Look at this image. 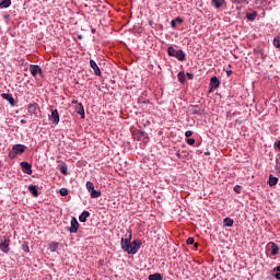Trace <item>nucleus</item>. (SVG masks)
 I'll list each match as a JSON object with an SVG mask.
<instances>
[{
  "instance_id": "f257e3e1",
  "label": "nucleus",
  "mask_w": 280,
  "mask_h": 280,
  "mask_svg": "<svg viewBox=\"0 0 280 280\" xmlns=\"http://www.w3.org/2000/svg\"><path fill=\"white\" fill-rule=\"evenodd\" d=\"M167 55L171 56L172 58H177L179 62H185L187 58V54L183 50H176L174 46H170L167 48Z\"/></svg>"
},
{
  "instance_id": "f03ea898",
  "label": "nucleus",
  "mask_w": 280,
  "mask_h": 280,
  "mask_svg": "<svg viewBox=\"0 0 280 280\" xmlns=\"http://www.w3.org/2000/svg\"><path fill=\"white\" fill-rule=\"evenodd\" d=\"M27 150V147L24 144H14L12 150L9 152V159H16L18 154H23Z\"/></svg>"
},
{
  "instance_id": "7ed1b4c3",
  "label": "nucleus",
  "mask_w": 280,
  "mask_h": 280,
  "mask_svg": "<svg viewBox=\"0 0 280 280\" xmlns=\"http://www.w3.org/2000/svg\"><path fill=\"white\" fill-rule=\"evenodd\" d=\"M130 242H132V231H128V234L121 238V248L125 253H128L130 248Z\"/></svg>"
},
{
  "instance_id": "20e7f679",
  "label": "nucleus",
  "mask_w": 280,
  "mask_h": 280,
  "mask_svg": "<svg viewBox=\"0 0 280 280\" xmlns=\"http://www.w3.org/2000/svg\"><path fill=\"white\" fill-rule=\"evenodd\" d=\"M139 248H141V240H135L133 242H130L128 255H137L139 253Z\"/></svg>"
},
{
  "instance_id": "39448f33",
  "label": "nucleus",
  "mask_w": 280,
  "mask_h": 280,
  "mask_svg": "<svg viewBox=\"0 0 280 280\" xmlns=\"http://www.w3.org/2000/svg\"><path fill=\"white\" fill-rule=\"evenodd\" d=\"M30 73L33 75V78H36V75H40V78H43V68H40L38 65H31Z\"/></svg>"
},
{
  "instance_id": "423d86ee",
  "label": "nucleus",
  "mask_w": 280,
  "mask_h": 280,
  "mask_svg": "<svg viewBox=\"0 0 280 280\" xmlns=\"http://www.w3.org/2000/svg\"><path fill=\"white\" fill-rule=\"evenodd\" d=\"M49 120L54 126H58V124H60V114L58 113V109H51Z\"/></svg>"
},
{
  "instance_id": "0eeeda50",
  "label": "nucleus",
  "mask_w": 280,
  "mask_h": 280,
  "mask_svg": "<svg viewBox=\"0 0 280 280\" xmlns=\"http://www.w3.org/2000/svg\"><path fill=\"white\" fill-rule=\"evenodd\" d=\"M0 250L5 254L10 253V238L4 236L3 240H1Z\"/></svg>"
},
{
  "instance_id": "6e6552de",
  "label": "nucleus",
  "mask_w": 280,
  "mask_h": 280,
  "mask_svg": "<svg viewBox=\"0 0 280 280\" xmlns=\"http://www.w3.org/2000/svg\"><path fill=\"white\" fill-rule=\"evenodd\" d=\"M72 104H77L74 106L75 113L81 116V119H84V106L82 103H78V101H72Z\"/></svg>"
},
{
  "instance_id": "1a4fd4ad",
  "label": "nucleus",
  "mask_w": 280,
  "mask_h": 280,
  "mask_svg": "<svg viewBox=\"0 0 280 280\" xmlns=\"http://www.w3.org/2000/svg\"><path fill=\"white\" fill-rule=\"evenodd\" d=\"M70 224V233H78V229H80V223H78V219L72 218Z\"/></svg>"
},
{
  "instance_id": "9d476101",
  "label": "nucleus",
  "mask_w": 280,
  "mask_h": 280,
  "mask_svg": "<svg viewBox=\"0 0 280 280\" xmlns=\"http://www.w3.org/2000/svg\"><path fill=\"white\" fill-rule=\"evenodd\" d=\"M219 88H220V79H218V77H212L210 79V91H213Z\"/></svg>"
},
{
  "instance_id": "9b49d317",
  "label": "nucleus",
  "mask_w": 280,
  "mask_h": 280,
  "mask_svg": "<svg viewBox=\"0 0 280 280\" xmlns=\"http://www.w3.org/2000/svg\"><path fill=\"white\" fill-rule=\"evenodd\" d=\"M21 167H22V172H24V174H27L28 176H32V165H30V163L22 162Z\"/></svg>"
},
{
  "instance_id": "f8f14e48",
  "label": "nucleus",
  "mask_w": 280,
  "mask_h": 280,
  "mask_svg": "<svg viewBox=\"0 0 280 280\" xmlns=\"http://www.w3.org/2000/svg\"><path fill=\"white\" fill-rule=\"evenodd\" d=\"M90 67L91 69H93L96 75H102V70H100V67L97 66V62H95V60L93 59L90 60Z\"/></svg>"
},
{
  "instance_id": "ddd939ff",
  "label": "nucleus",
  "mask_w": 280,
  "mask_h": 280,
  "mask_svg": "<svg viewBox=\"0 0 280 280\" xmlns=\"http://www.w3.org/2000/svg\"><path fill=\"white\" fill-rule=\"evenodd\" d=\"M1 97L2 100H5L7 102H9L10 106H15L14 96H12V94L2 93Z\"/></svg>"
},
{
  "instance_id": "4468645a",
  "label": "nucleus",
  "mask_w": 280,
  "mask_h": 280,
  "mask_svg": "<svg viewBox=\"0 0 280 280\" xmlns=\"http://www.w3.org/2000/svg\"><path fill=\"white\" fill-rule=\"evenodd\" d=\"M27 110L30 113V115H36V110H38V104L37 103H30L27 105Z\"/></svg>"
},
{
  "instance_id": "2eb2a0df",
  "label": "nucleus",
  "mask_w": 280,
  "mask_h": 280,
  "mask_svg": "<svg viewBox=\"0 0 280 280\" xmlns=\"http://www.w3.org/2000/svg\"><path fill=\"white\" fill-rule=\"evenodd\" d=\"M28 191L32 194V196H34V198H38L39 194H38V187L31 185L28 186Z\"/></svg>"
},
{
  "instance_id": "dca6fc26",
  "label": "nucleus",
  "mask_w": 280,
  "mask_h": 280,
  "mask_svg": "<svg viewBox=\"0 0 280 280\" xmlns=\"http://www.w3.org/2000/svg\"><path fill=\"white\" fill-rule=\"evenodd\" d=\"M190 112L192 113V115H202V110L198 105L190 106Z\"/></svg>"
},
{
  "instance_id": "f3484780",
  "label": "nucleus",
  "mask_w": 280,
  "mask_h": 280,
  "mask_svg": "<svg viewBox=\"0 0 280 280\" xmlns=\"http://www.w3.org/2000/svg\"><path fill=\"white\" fill-rule=\"evenodd\" d=\"M12 5V0H0V9L10 8Z\"/></svg>"
},
{
  "instance_id": "a211bd4d",
  "label": "nucleus",
  "mask_w": 280,
  "mask_h": 280,
  "mask_svg": "<svg viewBox=\"0 0 280 280\" xmlns=\"http://www.w3.org/2000/svg\"><path fill=\"white\" fill-rule=\"evenodd\" d=\"M279 183V178L275 177L273 175H269L268 185L269 187H275Z\"/></svg>"
},
{
  "instance_id": "6ab92c4d",
  "label": "nucleus",
  "mask_w": 280,
  "mask_h": 280,
  "mask_svg": "<svg viewBox=\"0 0 280 280\" xmlns=\"http://www.w3.org/2000/svg\"><path fill=\"white\" fill-rule=\"evenodd\" d=\"M91 215V212H89V211H83L81 214H80V217H79V220L81 221V222H86V218H89Z\"/></svg>"
},
{
  "instance_id": "aec40b11",
  "label": "nucleus",
  "mask_w": 280,
  "mask_h": 280,
  "mask_svg": "<svg viewBox=\"0 0 280 280\" xmlns=\"http://www.w3.org/2000/svg\"><path fill=\"white\" fill-rule=\"evenodd\" d=\"M271 255H279V245H277L276 243H271Z\"/></svg>"
},
{
  "instance_id": "412c9836",
  "label": "nucleus",
  "mask_w": 280,
  "mask_h": 280,
  "mask_svg": "<svg viewBox=\"0 0 280 280\" xmlns=\"http://www.w3.org/2000/svg\"><path fill=\"white\" fill-rule=\"evenodd\" d=\"M223 3H225L224 0H212V5H214L217 10L220 9L223 5Z\"/></svg>"
},
{
  "instance_id": "4be33fe9",
  "label": "nucleus",
  "mask_w": 280,
  "mask_h": 280,
  "mask_svg": "<svg viewBox=\"0 0 280 280\" xmlns=\"http://www.w3.org/2000/svg\"><path fill=\"white\" fill-rule=\"evenodd\" d=\"M246 19H247L248 21H255V19H257V11H254V12H252V13H247V14H246Z\"/></svg>"
},
{
  "instance_id": "5701e85b",
  "label": "nucleus",
  "mask_w": 280,
  "mask_h": 280,
  "mask_svg": "<svg viewBox=\"0 0 280 280\" xmlns=\"http://www.w3.org/2000/svg\"><path fill=\"white\" fill-rule=\"evenodd\" d=\"M90 196L91 198H100V196H102V191L93 189L90 191Z\"/></svg>"
},
{
  "instance_id": "b1692460",
  "label": "nucleus",
  "mask_w": 280,
  "mask_h": 280,
  "mask_svg": "<svg viewBox=\"0 0 280 280\" xmlns=\"http://www.w3.org/2000/svg\"><path fill=\"white\" fill-rule=\"evenodd\" d=\"M233 224H234V221L231 218H225L223 220V226H233Z\"/></svg>"
},
{
  "instance_id": "393cba45",
  "label": "nucleus",
  "mask_w": 280,
  "mask_h": 280,
  "mask_svg": "<svg viewBox=\"0 0 280 280\" xmlns=\"http://www.w3.org/2000/svg\"><path fill=\"white\" fill-rule=\"evenodd\" d=\"M58 246H59V244L56 242L50 243V245H49L50 253H56L58 250Z\"/></svg>"
},
{
  "instance_id": "a878e982",
  "label": "nucleus",
  "mask_w": 280,
  "mask_h": 280,
  "mask_svg": "<svg viewBox=\"0 0 280 280\" xmlns=\"http://www.w3.org/2000/svg\"><path fill=\"white\" fill-rule=\"evenodd\" d=\"M149 280H163V276L161 273H153L149 276Z\"/></svg>"
},
{
  "instance_id": "bb28decb",
  "label": "nucleus",
  "mask_w": 280,
  "mask_h": 280,
  "mask_svg": "<svg viewBox=\"0 0 280 280\" xmlns=\"http://www.w3.org/2000/svg\"><path fill=\"white\" fill-rule=\"evenodd\" d=\"M85 187L90 192L93 191V189H95V186L93 185L92 182H86Z\"/></svg>"
},
{
  "instance_id": "cd10ccee",
  "label": "nucleus",
  "mask_w": 280,
  "mask_h": 280,
  "mask_svg": "<svg viewBox=\"0 0 280 280\" xmlns=\"http://www.w3.org/2000/svg\"><path fill=\"white\" fill-rule=\"evenodd\" d=\"M178 80H179V82L183 84V83H185V72H179L178 73Z\"/></svg>"
},
{
  "instance_id": "c85d7f7f",
  "label": "nucleus",
  "mask_w": 280,
  "mask_h": 280,
  "mask_svg": "<svg viewBox=\"0 0 280 280\" xmlns=\"http://www.w3.org/2000/svg\"><path fill=\"white\" fill-rule=\"evenodd\" d=\"M139 139H140V140L148 139V133H145V131H140V132H139Z\"/></svg>"
},
{
  "instance_id": "c756f323",
  "label": "nucleus",
  "mask_w": 280,
  "mask_h": 280,
  "mask_svg": "<svg viewBox=\"0 0 280 280\" xmlns=\"http://www.w3.org/2000/svg\"><path fill=\"white\" fill-rule=\"evenodd\" d=\"M59 194H60V196H69V190H67V188H61L59 190Z\"/></svg>"
},
{
  "instance_id": "7c9ffc66",
  "label": "nucleus",
  "mask_w": 280,
  "mask_h": 280,
  "mask_svg": "<svg viewBox=\"0 0 280 280\" xmlns=\"http://www.w3.org/2000/svg\"><path fill=\"white\" fill-rule=\"evenodd\" d=\"M186 143H188V145H194V143H196V139H194V138H188V139L186 140Z\"/></svg>"
},
{
  "instance_id": "2f4dec72",
  "label": "nucleus",
  "mask_w": 280,
  "mask_h": 280,
  "mask_svg": "<svg viewBox=\"0 0 280 280\" xmlns=\"http://www.w3.org/2000/svg\"><path fill=\"white\" fill-rule=\"evenodd\" d=\"M59 170L61 174H65V176H67V165H61Z\"/></svg>"
},
{
  "instance_id": "473e14b6",
  "label": "nucleus",
  "mask_w": 280,
  "mask_h": 280,
  "mask_svg": "<svg viewBox=\"0 0 280 280\" xmlns=\"http://www.w3.org/2000/svg\"><path fill=\"white\" fill-rule=\"evenodd\" d=\"M234 191L236 194H242V186H240V185L234 186Z\"/></svg>"
},
{
  "instance_id": "72a5a7b5",
  "label": "nucleus",
  "mask_w": 280,
  "mask_h": 280,
  "mask_svg": "<svg viewBox=\"0 0 280 280\" xmlns=\"http://www.w3.org/2000/svg\"><path fill=\"white\" fill-rule=\"evenodd\" d=\"M186 244H188V246H191V244H194V237L187 238Z\"/></svg>"
},
{
  "instance_id": "f704fd0d",
  "label": "nucleus",
  "mask_w": 280,
  "mask_h": 280,
  "mask_svg": "<svg viewBox=\"0 0 280 280\" xmlns=\"http://www.w3.org/2000/svg\"><path fill=\"white\" fill-rule=\"evenodd\" d=\"M191 135H194V132L191 130H188L185 132V137H187V139H189V137H191Z\"/></svg>"
},
{
  "instance_id": "c9c22d12",
  "label": "nucleus",
  "mask_w": 280,
  "mask_h": 280,
  "mask_svg": "<svg viewBox=\"0 0 280 280\" xmlns=\"http://www.w3.org/2000/svg\"><path fill=\"white\" fill-rule=\"evenodd\" d=\"M186 75H187L188 80H194V74L192 73L187 72Z\"/></svg>"
},
{
  "instance_id": "e433bc0d",
  "label": "nucleus",
  "mask_w": 280,
  "mask_h": 280,
  "mask_svg": "<svg viewBox=\"0 0 280 280\" xmlns=\"http://www.w3.org/2000/svg\"><path fill=\"white\" fill-rule=\"evenodd\" d=\"M23 250H24V253H30V246L24 245V246H23Z\"/></svg>"
},
{
  "instance_id": "4c0bfd02",
  "label": "nucleus",
  "mask_w": 280,
  "mask_h": 280,
  "mask_svg": "<svg viewBox=\"0 0 280 280\" xmlns=\"http://www.w3.org/2000/svg\"><path fill=\"white\" fill-rule=\"evenodd\" d=\"M232 1V3H244V1H246V0H231Z\"/></svg>"
},
{
  "instance_id": "58836bf2",
  "label": "nucleus",
  "mask_w": 280,
  "mask_h": 280,
  "mask_svg": "<svg viewBox=\"0 0 280 280\" xmlns=\"http://www.w3.org/2000/svg\"><path fill=\"white\" fill-rule=\"evenodd\" d=\"M174 21H175V23H183V19H180V18H176Z\"/></svg>"
},
{
  "instance_id": "ea45409f",
  "label": "nucleus",
  "mask_w": 280,
  "mask_h": 280,
  "mask_svg": "<svg viewBox=\"0 0 280 280\" xmlns=\"http://www.w3.org/2000/svg\"><path fill=\"white\" fill-rule=\"evenodd\" d=\"M171 26H172V27H176V21H175V20H172Z\"/></svg>"
},
{
  "instance_id": "a19ab883",
  "label": "nucleus",
  "mask_w": 280,
  "mask_h": 280,
  "mask_svg": "<svg viewBox=\"0 0 280 280\" xmlns=\"http://www.w3.org/2000/svg\"><path fill=\"white\" fill-rule=\"evenodd\" d=\"M275 278L278 279V280H280V272H277V273L275 275Z\"/></svg>"
},
{
  "instance_id": "79ce46f5",
  "label": "nucleus",
  "mask_w": 280,
  "mask_h": 280,
  "mask_svg": "<svg viewBox=\"0 0 280 280\" xmlns=\"http://www.w3.org/2000/svg\"><path fill=\"white\" fill-rule=\"evenodd\" d=\"M273 272H280V266L273 269Z\"/></svg>"
},
{
  "instance_id": "37998d69",
  "label": "nucleus",
  "mask_w": 280,
  "mask_h": 280,
  "mask_svg": "<svg viewBox=\"0 0 280 280\" xmlns=\"http://www.w3.org/2000/svg\"><path fill=\"white\" fill-rule=\"evenodd\" d=\"M20 121H21V124H27V120H25V119H21Z\"/></svg>"
},
{
  "instance_id": "c03bdc74",
  "label": "nucleus",
  "mask_w": 280,
  "mask_h": 280,
  "mask_svg": "<svg viewBox=\"0 0 280 280\" xmlns=\"http://www.w3.org/2000/svg\"><path fill=\"white\" fill-rule=\"evenodd\" d=\"M226 73H228V75H231V73H233V71L230 70V71H228Z\"/></svg>"
},
{
  "instance_id": "a18cd8bd",
  "label": "nucleus",
  "mask_w": 280,
  "mask_h": 280,
  "mask_svg": "<svg viewBox=\"0 0 280 280\" xmlns=\"http://www.w3.org/2000/svg\"><path fill=\"white\" fill-rule=\"evenodd\" d=\"M195 248H198V243H195Z\"/></svg>"
}]
</instances>
